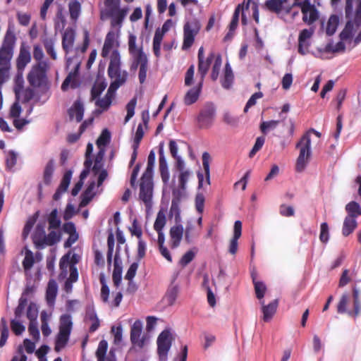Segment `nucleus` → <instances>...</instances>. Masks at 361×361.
Returning <instances> with one entry per match:
<instances>
[{
	"mask_svg": "<svg viewBox=\"0 0 361 361\" xmlns=\"http://www.w3.org/2000/svg\"><path fill=\"white\" fill-rule=\"evenodd\" d=\"M314 133L317 137H320L321 133L313 128L305 133L299 142L296 144V148L300 149L299 156L295 164V170L302 172L305 169L311 157V138L310 133Z\"/></svg>",
	"mask_w": 361,
	"mask_h": 361,
	"instance_id": "obj_1",
	"label": "nucleus"
},
{
	"mask_svg": "<svg viewBox=\"0 0 361 361\" xmlns=\"http://www.w3.org/2000/svg\"><path fill=\"white\" fill-rule=\"evenodd\" d=\"M49 69L48 62H39L32 66L27 76L29 84L33 87L48 88L47 71Z\"/></svg>",
	"mask_w": 361,
	"mask_h": 361,
	"instance_id": "obj_2",
	"label": "nucleus"
},
{
	"mask_svg": "<svg viewBox=\"0 0 361 361\" xmlns=\"http://www.w3.org/2000/svg\"><path fill=\"white\" fill-rule=\"evenodd\" d=\"M16 37L11 25L8 27L4 37L0 46V66H11V61L13 56Z\"/></svg>",
	"mask_w": 361,
	"mask_h": 361,
	"instance_id": "obj_3",
	"label": "nucleus"
},
{
	"mask_svg": "<svg viewBox=\"0 0 361 361\" xmlns=\"http://www.w3.org/2000/svg\"><path fill=\"white\" fill-rule=\"evenodd\" d=\"M173 340L169 329H166L159 334L157 340L159 361L168 360V354Z\"/></svg>",
	"mask_w": 361,
	"mask_h": 361,
	"instance_id": "obj_4",
	"label": "nucleus"
},
{
	"mask_svg": "<svg viewBox=\"0 0 361 361\" xmlns=\"http://www.w3.org/2000/svg\"><path fill=\"white\" fill-rule=\"evenodd\" d=\"M200 30V24L199 21L194 19L190 22H187L183 27V49H188L194 43L195 37Z\"/></svg>",
	"mask_w": 361,
	"mask_h": 361,
	"instance_id": "obj_5",
	"label": "nucleus"
},
{
	"mask_svg": "<svg viewBox=\"0 0 361 361\" xmlns=\"http://www.w3.org/2000/svg\"><path fill=\"white\" fill-rule=\"evenodd\" d=\"M216 116V108L212 103H206L201 109L197 116L198 126L201 128H207L212 126Z\"/></svg>",
	"mask_w": 361,
	"mask_h": 361,
	"instance_id": "obj_6",
	"label": "nucleus"
},
{
	"mask_svg": "<svg viewBox=\"0 0 361 361\" xmlns=\"http://www.w3.org/2000/svg\"><path fill=\"white\" fill-rule=\"evenodd\" d=\"M153 192L152 177L143 176L141 177L140 184V199L145 203L146 207H149L152 202Z\"/></svg>",
	"mask_w": 361,
	"mask_h": 361,
	"instance_id": "obj_7",
	"label": "nucleus"
},
{
	"mask_svg": "<svg viewBox=\"0 0 361 361\" xmlns=\"http://www.w3.org/2000/svg\"><path fill=\"white\" fill-rule=\"evenodd\" d=\"M128 51L133 61L140 63V66L148 63L147 55L143 51L142 47H136V36L132 34L128 37Z\"/></svg>",
	"mask_w": 361,
	"mask_h": 361,
	"instance_id": "obj_8",
	"label": "nucleus"
},
{
	"mask_svg": "<svg viewBox=\"0 0 361 361\" xmlns=\"http://www.w3.org/2000/svg\"><path fill=\"white\" fill-rule=\"evenodd\" d=\"M215 53L211 52L209 56L204 59V48L201 47L198 50V73L200 75V82H203L204 79L207 73V71L213 62Z\"/></svg>",
	"mask_w": 361,
	"mask_h": 361,
	"instance_id": "obj_9",
	"label": "nucleus"
},
{
	"mask_svg": "<svg viewBox=\"0 0 361 361\" xmlns=\"http://www.w3.org/2000/svg\"><path fill=\"white\" fill-rule=\"evenodd\" d=\"M31 59L30 47L22 43L16 59V68L18 73L22 74L26 66L31 61Z\"/></svg>",
	"mask_w": 361,
	"mask_h": 361,
	"instance_id": "obj_10",
	"label": "nucleus"
},
{
	"mask_svg": "<svg viewBox=\"0 0 361 361\" xmlns=\"http://www.w3.org/2000/svg\"><path fill=\"white\" fill-rule=\"evenodd\" d=\"M313 28L303 29L300 31L298 36V51L301 55H305L309 51L310 46V39L314 34Z\"/></svg>",
	"mask_w": 361,
	"mask_h": 361,
	"instance_id": "obj_11",
	"label": "nucleus"
},
{
	"mask_svg": "<svg viewBox=\"0 0 361 361\" xmlns=\"http://www.w3.org/2000/svg\"><path fill=\"white\" fill-rule=\"evenodd\" d=\"M142 323L136 320L130 328V341L135 346L142 348L145 345V338L142 336Z\"/></svg>",
	"mask_w": 361,
	"mask_h": 361,
	"instance_id": "obj_12",
	"label": "nucleus"
},
{
	"mask_svg": "<svg viewBox=\"0 0 361 361\" xmlns=\"http://www.w3.org/2000/svg\"><path fill=\"white\" fill-rule=\"evenodd\" d=\"M302 16V20L308 25H311L314 23L319 18V14L315 6L310 4V2H306L300 8Z\"/></svg>",
	"mask_w": 361,
	"mask_h": 361,
	"instance_id": "obj_13",
	"label": "nucleus"
},
{
	"mask_svg": "<svg viewBox=\"0 0 361 361\" xmlns=\"http://www.w3.org/2000/svg\"><path fill=\"white\" fill-rule=\"evenodd\" d=\"M120 85L121 83L118 82H114L111 83L105 96L102 99H99L96 102V105L102 109L104 111L107 110L112 102V99L114 96V90Z\"/></svg>",
	"mask_w": 361,
	"mask_h": 361,
	"instance_id": "obj_14",
	"label": "nucleus"
},
{
	"mask_svg": "<svg viewBox=\"0 0 361 361\" xmlns=\"http://www.w3.org/2000/svg\"><path fill=\"white\" fill-rule=\"evenodd\" d=\"M127 13V8H119V7L107 10V15L111 18V25L121 27Z\"/></svg>",
	"mask_w": 361,
	"mask_h": 361,
	"instance_id": "obj_15",
	"label": "nucleus"
},
{
	"mask_svg": "<svg viewBox=\"0 0 361 361\" xmlns=\"http://www.w3.org/2000/svg\"><path fill=\"white\" fill-rule=\"evenodd\" d=\"M159 169L161 178L163 183L167 184L169 180L170 175L162 145H161L159 149Z\"/></svg>",
	"mask_w": 361,
	"mask_h": 361,
	"instance_id": "obj_16",
	"label": "nucleus"
},
{
	"mask_svg": "<svg viewBox=\"0 0 361 361\" xmlns=\"http://www.w3.org/2000/svg\"><path fill=\"white\" fill-rule=\"evenodd\" d=\"M259 302L262 305V312L263 313L262 319L265 322H269L276 312L279 306V300L275 299L268 305H264V300H261Z\"/></svg>",
	"mask_w": 361,
	"mask_h": 361,
	"instance_id": "obj_17",
	"label": "nucleus"
},
{
	"mask_svg": "<svg viewBox=\"0 0 361 361\" xmlns=\"http://www.w3.org/2000/svg\"><path fill=\"white\" fill-rule=\"evenodd\" d=\"M183 226L179 224H176L170 228L169 235L171 238V248H176L180 245V241L183 235Z\"/></svg>",
	"mask_w": 361,
	"mask_h": 361,
	"instance_id": "obj_18",
	"label": "nucleus"
},
{
	"mask_svg": "<svg viewBox=\"0 0 361 361\" xmlns=\"http://www.w3.org/2000/svg\"><path fill=\"white\" fill-rule=\"evenodd\" d=\"M203 82H200L197 83L196 86L192 88H190L184 96V104L187 106L191 105L195 103L200 95L202 88Z\"/></svg>",
	"mask_w": 361,
	"mask_h": 361,
	"instance_id": "obj_19",
	"label": "nucleus"
},
{
	"mask_svg": "<svg viewBox=\"0 0 361 361\" xmlns=\"http://www.w3.org/2000/svg\"><path fill=\"white\" fill-rule=\"evenodd\" d=\"M242 233V222L239 220L235 221L233 228V236L229 243L228 252L231 255H235L238 251V240Z\"/></svg>",
	"mask_w": 361,
	"mask_h": 361,
	"instance_id": "obj_20",
	"label": "nucleus"
},
{
	"mask_svg": "<svg viewBox=\"0 0 361 361\" xmlns=\"http://www.w3.org/2000/svg\"><path fill=\"white\" fill-rule=\"evenodd\" d=\"M116 45L118 46L116 33L114 31H109L106 36L104 43L102 49V56L103 58L107 57L109 55L111 50Z\"/></svg>",
	"mask_w": 361,
	"mask_h": 361,
	"instance_id": "obj_21",
	"label": "nucleus"
},
{
	"mask_svg": "<svg viewBox=\"0 0 361 361\" xmlns=\"http://www.w3.org/2000/svg\"><path fill=\"white\" fill-rule=\"evenodd\" d=\"M122 278V266L121 261L119 257V248L114 256V271L112 274V279L115 286L118 287L121 284Z\"/></svg>",
	"mask_w": 361,
	"mask_h": 361,
	"instance_id": "obj_22",
	"label": "nucleus"
},
{
	"mask_svg": "<svg viewBox=\"0 0 361 361\" xmlns=\"http://www.w3.org/2000/svg\"><path fill=\"white\" fill-rule=\"evenodd\" d=\"M80 64H77L75 67L74 70L69 73L67 77L65 78L61 85V90L63 91H66L69 86L72 89H75L78 86V82L77 80V76L78 74Z\"/></svg>",
	"mask_w": 361,
	"mask_h": 361,
	"instance_id": "obj_23",
	"label": "nucleus"
},
{
	"mask_svg": "<svg viewBox=\"0 0 361 361\" xmlns=\"http://www.w3.org/2000/svg\"><path fill=\"white\" fill-rule=\"evenodd\" d=\"M251 278L254 285L256 297L260 302L261 300H263L262 299L267 291V286L262 281L257 280V274L255 270H252L251 271Z\"/></svg>",
	"mask_w": 361,
	"mask_h": 361,
	"instance_id": "obj_24",
	"label": "nucleus"
},
{
	"mask_svg": "<svg viewBox=\"0 0 361 361\" xmlns=\"http://www.w3.org/2000/svg\"><path fill=\"white\" fill-rule=\"evenodd\" d=\"M248 7H249V3H247L245 6L244 5V4H238V6L235 8V12L233 15L231 22L230 23V30L231 31L233 30L237 27L238 20H239V15H240V12H242V18H241L242 23L243 25H245L247 23L246 17L244 14V9L245 8L246 10H248Z\"/></svg>",
	"mask_w": 361,
	"mask_h": 361,
	"instance_id": "obj_25",
	"label": "nucleus"
},
{
	"mask_svg": "<svg viewBox=\"0 0 361 361\" xmlns=\"http://www.w3.org/2000/svg\"><path fill=\"white\" fill-rule=\"evenodd\" d=\"M200 228H197L194 222L188 221L184 231L185 241L190 244L194 238L200 235Z\"/></svg>",
	"mask_w": 361,
	"mask_h": 361,
	"instance_id": "obj_26",
	"label": "nucleus"
},
{
	"mask_svg": "<svg viewBox=\"0 0 361 361\" xmlns=\"http://www.w3.org/2000/svg\"><path fill=\"white\" fill-rule=\"evenodd\" d=\"M190 176V172L189 171L180 172L178 175V190H174L173 191V195L176 197L180 198L183 195V193L186 188V183Z\"/></svg>",
	"mask_w": 361,
	"mask_h": 361,
	"instance_id": "obj_27",
	"label": "nucleus"
},
{
	"mask_svg": "<svg viewBox=\"0 0 361 361\" xmlns=\"http://www.w3.org/2000/svg\"><path fill=\"white\" fill-rule=\"evenodd\" d=\"M83 114V104L79 100L75 101L73 105L68 109V116L71 120L75 118L77 122H80L82 120Z\"/></svg>",
	"mask_w": 361,
	"mask_h": 361,
	"instance_id": "obj_28",
	"label": "nucleus"
},
{
	"mask_svg": "<svg viewBox=\"0 0 361 361\" xmlns=\"http://www.w3.org/2000/svg\"><path fill=\"white\" fill-rule=\"evenodd\" d=\"M58 292L57 283L54 279H50L46 290V300L49 306H53Z\"/></svg>",
	"mask_w": 361,
	"mask_h": 361,
	"instance_id": "obj_29",
	"label": "nucleus"
},
{
	"mask_svg": "<svg viewBox=\"0 0 361 361\" xmlns=\"http://www.w3.org/2000/svg\"><path fill=\"white\" fill-rule=\"evenodd\" d=\"M353 310L348 312V314L353 317H357L361 312V302L360 292L356 287L353 288Z\"/></svg>",
	"mask_w": 361,
	"mask_h": 361,
	"instance_id": "obj_30",
	"label": "nucleus"
},
{
	"mask_svg": "<svg viewBox=\"0 0 361 361\" xmlns=\"http://www.w3.org/2000/svg\"><path fill=\"white\" fill-rule=\"evenodd\" d=\"M357 226L356 219L346 216L343 224L342 235L345 237L348 236L353 233Z\"/></svg>",
	"mask_w": 361,
	"mask_h": 361,
	"instance_id": "obj_31",
	"label": "nucleus"
},
{
	"mask_svg": "<svg viewBox=\"0 0 361 361\" xmlns=\"http://www.w3.org/2000/svg\"><path fill=\"white\" fill-rule=\"evenodd\" d=\"M75 39V33L72 30H66L62 37V47L67 54L73 47Z\"/></svg>",
	"mask_w": 361,
	"mask_h": 361,
	"instance_id": "obj_32",
	"label": "nucleus"
},
{
	"mask_svg": "<svg viewBox=\"0 0 361 361\" xmlns=\"http://www.w3.org/2000/svg\"><path fill=\"white\" fill-rule=\"evenodd\" d=\"M45 232L43 228L38 230L32 235V243L35 247L39 250L44 249L47 246Z\"/></svg>",
	"mask_w": 361,
	"mask_h": 361,
	"instance_id": "obj_33",
	"label": "nucleus"
},
{
	"mask_svg": "<svg viewBox=\"0 0 361 361\" xmlns=\"http://www.w3.org/2000/svg\"><path fill=\"white\" fill-rule=\"evenodd\" d=\"M71 333L59 330V332L56 336L54 350L56 352H59L62 348H63L68 340Z\"/></svg>",
	"mask_w": 361,
	"mask_h": 361,
	"instance_id": "obj_34",
	"label": "nucleus"
},
{
	"mask_svg": "<svg viewBox=\"0 0 361 361\" xmlns=\"http://www.w3.org/2000/svg\"><path fill=\"white\" fill-rule=\"evenodd\" d=\"M345 211L348 213L347 216L355 219L361 216V207L355 201H351L345 205Z\"/></svg>",
	"mask_w": 361,
	"mask_h": 361,
	"instance_id": "obj_35",
	"label": "nucleus"
},
{
	"mask_svg": "<svg viewBox=\"0 0 361 361\" xmlns=\"http://www.w3.org/2000/svg\"><path fill=\"white\" fill-rule=\"evenodd\" d=\"M54 171V160L50 159L45 166L43 173V182L45 185H49L51 183L52 176Z\"/></svg>",
	"mask_w": 361,
	"mask_h": 361,
	"instance_id": "obj_36",
	"label": "nucleus"
},
{
	"mask_svg": "<svg viewBox=\"0 0 361 361\" xmlns=\"http://www.w3.org/2000/svg\"><path fill=\"white\" fill-rule=\"evenodd\" d=\"M35 262L33 252L25 247V257L22 262V265L25 271H30Z\"/></svg>",
	"mask_w": 361,
	"mask_h": 361,
	"instance_id": "obj_37",
	"label": "nucleus"
},
{
	"mask_svg": "<svg viewBox=\"0 0 361 361\" xmlns=\"http://www.w3.org/2000/svg\"><path fill=\"white\" fill-rule=\"evenodd\" d=\"M68 10L71 20L76 21L81 12V4L77 0H71L68 4Z\"/></svg>",
	"mask_w": 361,
	"mask_h": 361,
	"instance_id": "obj_38",
	"label": "nucleus"
},
{
	"mask_svg": "<svg viewBox=\"0 0 361 361\" xmlns=\"http://www.w3.org/2000/svg\"><path fill=\"white\" fill-rule=\"evenodd\" d=\"M49 229H58L60 228L61 221L58 216L57 209H54L47 217Z\"/></svg>",
	"mask_w": 361,
	"mask_h": 361,
	"instance_id": "obj_39",
	"label": "nucleus"
},
{
	"mask_svg": "<svg viewBox=\"0 0 361 361\" xmlns=\"http://www.w3.org/2000/svg\"><path fill=\"white\" fill-rule=\"evenodd\" d=\"M213 61L214 64L212 66L211 78L212 80L216 81L218 79L222 63L221 54L215 53V57H214Z\"/></svg>",
	"mask_w": 361,
	"mask_h": 361,
	"instance_id": "obj_40",
	"label": "nucleus"
},
{
	"mask_svg": "<svg viewBox=\"0 0 361 361\" xmlns=\"http://www.w3.org/2000/svg\"><path fill=\"white\" fill-rule=\"evenodd\" d=\"M94 182L92 181L91 183H90L87 189L82 194L81 201L80 203V207H85L90 203V202L93 198L94 195L92 194V190L94 188Z\"/></svg>",
	"mask_w": 361,
	"mask_h": 361,
	"instance_id": "obj_41",
	"label": "nucleus"
},
{
	"mask_svg": "<svg viewBox=\"0 0 361 361\" xmlns=\"http://www.w3.org/2000/svg\"><path fill=\"white\" fill-rule=\"evenodd\" d=\"M339 23V18L336 15H331L327 22L326 33L329 36L333 35L337 29Z\"/></svg>",
	"mask_w": 361,
	"mask_h": 361,
	"instance_id": "obj_42",
	"label": "nucleus"
},
{
	"mask_svg": "<svg viewBox=\"0 0 361 361\" xmlns=\"http://www.w3.org/2000/svg\"><path fill=\"white\" fill-rule=\"evenodd\" d=\"M86 318L92 323L89 329V331L90 333H93L97 330L100 325V322L96 312L94 310L87 311L86 314Z\"/></svg>",
	"mask_w": 361,
	"mask_h": 361,
	"instance_id": "obj_43",
	"label": "nucleus"
},
{
	"mask_svg": "<svg viewBox=\"0 0 361 361\" xmlns=\"http://www.w3.org/2000/svg\"><path fill=\"white\" fill-rule=\"evenodd\" d=\"M73 322L71 316L67 314H63L60 317L59 330L71 333Z\"/></svg>",
	"mask_w": 361,
	"mask_h": 361,
	"instance_id": "obj_44",
	"label": "nucleus"
},
{
	"mask_svg": "<svg viewBox=\"0 0 361 361\" xmlns=\"http://www.w3.org/2000/svg\"><path fill=\"white\" fill-rule=\"evenodd\" d=\"M348 19V20L347 21L344 29L342 30L339 35L340 39L342 41L348 40L353 36V22L352 21V18Z\"/></svg>",
	"mask_w": 361,
	"mask_h": 361,
	"instance_id": "obj_45",
	"label": "nucleus"
},
{
	"mask_svg": "<svg viewBox=\"0 0 361 361\" xmlns=\"http://www.w3.org/2000/svg\"><path fill=\"white\" fill-rule=\"evenodd\" d=\"M202 166L205 173V181L207 185L210 184V175H209V162L211 160L210 154L204 152L202 154Z\"/></svg>",
	"mask_w": 361,
	"mask_h": 361,
	"instance_id": "obj_46",
	"label": "nucleus"
},
{
	"mask_svg": "<svg viewBox=\"0 0 361 361\" xmlns=\"http://www.w3.org/2000/svg\"><path fill=\"white\" fill-rule=\"evenodd\" d=\"M170 214L174 216L176 224H179L181 221L180 209L178 204V199L173 200L170 208Z\"/></svg>",
	"mask_w": 361,
	"mask_h": 361,
	"instance_id": "obj_47",
	"label": "nucleus"
},
{
	"mask_svg": "<svg viewBox=\"0 0 361 361\" xmlns=\"http://www.w3.org/2000/svg\"><path fill=\"white\" fill-rule=\"evenodd\" d=\"M107 348L108 343L106 341L102 340L99 343V345L96 351L97 361H105Z\"/></svg>",
	"mask_w": 361,
	"mask_h": 361,
	"instance_id": "obj_48",
	"label": "nucleus"
},
{
	"mask_svg": "<svg viewBox=\"0 0 361 361\" xmlns=\"http://www.w3.org/2000/svg\"><path fill=\"white\" fill-rule=\"evenodd\" d=\"M163 39V34L157 30L153 39V51L157 57L160 56L161 43Z\"/></svg>",
	"mask_w": 361,
	"mask_h": 361,
	"instance_id": "obj_49",
	"label": "nucleus"
},
{
	"mask_svg": "<svg viewBox=\"0 0 361 361\" xmlns=\"http://www.w3.org/2000/svg\"><path fill=\"white\" fill-rule=\"evenodd\" d=\"M155 163V154L153 151H151L148 155L147 168L142 174L143 176L152 177L153 168Z\"/></svg>",
	"mask_w": 361,
	"mask_h": 361,
	"instance_id": "obj_50",
	"label": "nucleus"
},
{
	"mask_svg": "<svg viewBox=\"0 0 361 361\" xmlns=\"http://www.w3.org/2000/svg\"><path fill=\"white\" fill-rule=\"evenodd\" d=\"M108 75L111 78H116L115 82H118L121 85L125 81L124 79H119L121 76V66H109Z\"/></svg>",
	"mask_w": 361,
	"mask_h": 361,
	"instance_id": "obj_51",
	"label": "nucleus"
},
{
	"mask_svg": "<svg viewBox=\"0 0 361 361\" xmlns=\"http://www.w3.org/2000/svg\"><path fill=\"white\" fill-rule=\"evenodd\" d=\"M15 93L17 101L13 104L10 109V116L13 118H18L21 113V106L19 104V91L17 88L15 89Z\"/></svg>",
	"mask_w": 361,
	"mask_h": 361,
	"instance_id": "obj_52",
	"label": "nucleus"
},
{
	"mask_svg": "<svg viewBox=\"0 0 361 361\" xmlns=\"http://www.w3.org/2000/svg\"><path fill=\"white\" fill-rule=\"evenodd\" d=\"M71 263L69 262V255H65L61 257L59 262V267L61 269V273L59 274V278H65L67 275V269L69 268V266Z\"/></svg>",
	"mask_w": 361,
	"mask_h": 361,
	"instance_id": "obj_53",
	"label": "nucleus"
},
{
	"mask_svg": "<svg viewBox=\"0 0 361 361\" xmlns=\"http://www.w3.org/2000/svg\"><path fill=\"white\" fill-rule=\"evenodd\" d=\"M138 266H139L138 262L132 263L131 265L130 266V267L128 268L127 273L125 276V279L129 281L128 286V290H130L133 279L135 277V276L136 274L137 270L138 269Z\"/></svg>",
	"mask_w": 361,
	"mask_h": 361,
	"instance_id": "obj_54",
	"label": "nucleus"
},
{
	"mask_svg": "<svg viewBox=\"0 0 361 361\" xmlns=\"http://www.w3.org/2000/svg\"><path fill=\"white\" fill-rule=\"evenodd\" d=\"M166 216L163 211H159L157 215L155 222L154 224V228L156 231H161L166 224Z\"/></svg>",
	"mask_w": 361,
	"mask_h": 361,
	"instance_id": "obj_55",
	"label": "nucleus"
},
{
	"mask_svg": "<svg viewBox=\"0 0 361 361\" xmlns=\"http://www.w3.org/2000/svg\"><path fill=\"white\" fill-rule=\"evenodd\" d=\"M279 124V121L271 120L261 123L259 129L261 132L266 135L269 130L275 129Z\"/></svg>",
	"mask_w": 361,
	"mask_h": 361,
	"instance_id": "obj_56",
	"label": "nucleus"
},
{
	"mask_svg": "<svg viewBox=\"0 0 361 361\" xmlns=\"http://www.w3.org/2000/svg\"><path fill=\"white\" fill-rule=\"evenodd\" d=\"M1 338H0V347H3L8 337V329L7 326V322L4 318H1Z\"/></svg>",
	"mask_w": 361,
	"mask_h": 361,
	"instance_id": "obj_57",
	"label": "nucleus"
},
{
	"mask_svg": "<svg viewBox=\"0 0 361 361\" xmlns=\"http://www.w3.org/2000/svg\"><path fill=\"white\" fill-rule=\"evenodd\" d=\"M99 281L102 284L101 288V299L104 302H108L109 301V288L108 286L106 283V281L104 279V276L103 275H101L99 277Z\"/></svg>",
	"mask_w": 361,
	"mask_h": 361,
	"instance_id": "obj_58",
	"label": "nucleus"
},
{
	"mask_svg": "<svg viewBox=\"0 0 361 361\" xmlns=\"http://www.w3.org/2000/svg\"><path fill=\"white\" fill-rule=\"evenodd\" d=\"M66 25V19L63 14L62 8H60L56 15V18L54 20V27L55 30H63Z\"/></svg>",
	"mask_w": 361,
	"mask_h": 361,
	"instance_id": "obj_59",
	"label": "nucleus"
},
{
	"mask_svg": "<svg viewBox=\"0 0 361 361\" xmlns=\"http://www.w3.org/2000/svg\"><path fill=\"white\" fill-rule=\"evenodd\" d=\"M73 171L71 170H68L65 172L63 176V178L61 180L60 185L58 188L61 190H63L66 192L72 178Z\"/></svg>",
	"mask_w": 361,
	"mask_h": 361,
	"instance_id": "obj_60",
	"label": "nucleus"
},
{
	"mask_svg": "<svg viewBox=\"0 0 361 361\" xmlns=\"http://www.w3.org/2000/svg\"><path fill=\"white\" fill-rule=\"evenodd\" d=\"M283 2L281 0H268L266 1L265 5L267 8L273 12L279 13L282 9Z\"/></svg>",
	"mask_w": 361,
	"mask_h": 361,
	"instance_id": "obj_61",
	"label": "nucleus"
},
{
	"mask_svg": "<svg viewBox=\"0 0 361 361\" xmlns=\"http://www.w3.org/2000/svg\"><path fill=\"white\" fill-rule=\"evenodd\" d=\"M349 301V296L348 294L345 293L342 295L338 305H337V312L339 314L347 313L350 310H347V304Z\"/></svg>",
	"mask_w": 361,
	"mask_h": 361,
	"instance_id": "obj_62",
	"label": "nucleus"
},
{
	"mask_svg": "<svg viewBox=\"0 0 361 361\" xmlns=\"http://www.w3.org/2000/svg\"><path fill=\"white\" fill-rule=\"evenodd\" d=\"M61 240V233L51 231L46 237L47 245L52 246Z\"/></svg>",
	"mask_w": 361,
	"mask_h": 361,
	"instance_id": "obj_63",
	"label": "nucleus"
},
{
	"mask_svg": "<svg viewBox=\"0 0 361 361\" xmlns=\"http://www.w3.org/2000/svg\"><path fill=\"white\" fill-rule=\"evenodd\" d=\"M38 315V310L36 305L31 302L27 310V317L30 320V322H37V318Z\"/></svg>",
	"mask_w": 361,
	"mask_h": 361,
	"instance_id": "obj_64",
	"label": "nucleus"
}]
</instances>
